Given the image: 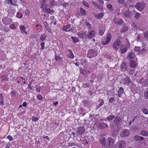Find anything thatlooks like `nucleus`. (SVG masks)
<instances>
[{
  "label": "nucleus",
  "instance_id": "6ab92c4d",
  "mask_svg": "<svg viewBox=\"0 0 148 148\" xmlns=\"http://www.w3.org/2000/svg\"><path fill=\"white\" fill-rule=\"evenodd\" d=\"M80 73L82 75H84L86 76L88 75V73H90V72L86 69H85L84 70H82L81 69Z\"/></svg>",
  "mask_w": 148,
  "mask_h": 148
},
{
  "label": "nucleus",
  "instance_id": "79ce46f5",
  "mask_svg": "<svg viewBox=\"0 0 148 148\" xmlns=\"http://www.w3.org/2000/svg\"><path fill=\"white\" fill-rule=\"evenodd\" d=\"M143 112L145 114H148V111L145 108H142Z\"/></svg>",
  "mask_w": 148,
  "mask_h": 148
},
{
  "label": "nucleus",
  "instance_id": "6e6552de",
  "mask_svg": "<svg viewBox=\"0 0 148 148\" xmlns=\"http://www.w3.org/2000/svg\"><path fill=\"white\" fill-rule=\"evenodd\" d=\"M2 22L5 25L10 24L12 22V19L8 17H5L2 19Z\"/></svg>",
  "mask_w": 148,
  "mask_h": 148
},
{
  "label": "nucleus",
  "instance_id": "cd10ccee",
  "mask_svg": "<svg viewBox=\"0 0 148 148\" xmlns=\"http://www.w3.org/2000/svg\"><path fill=\"white\" fill-rule=\"evenodd\" d=\"M107 126V125L102 123H99V127L101 129L105 128Z\"/></svg>",
  "mask_w": 148,
  "mask_h": 148
},
{
  "label": "nucleus",
  "instance_id": "4d7b16f0",
  "mask_svg": "<svg viewBox=\"0 0 148 148\" xmlns=\"http://www.w3.org/2000/svg\"><path fill=\"white\" fill-rule=\"evenodd\" d=\"M7 138L10 141H12L13 139L12 137L10 135L8 136H7Z\"/></svg>",
  "mask_w": 148,
  "mask_h": 148
},
{
  "label": "nucleus",
  "instance_id": "5fc2aeb1",
  "mask_svg": "<svg viewBox=\"0 0 148 148\" xmlns=\"http://www.w3.org/2000/svg\"><path fill=\"white\" fill-rule=\"evenodd\" d=\"M45 43L44 42H42L40 43V45L41 46V50H43V49H44L45 47Z\"/></svg>",
  "mask_w": 148,
  "mask_h": 148
},
{
  "label": "nucleus",
  "instance_id": "f3484780",
  "mask_svg": "<svg viewBox=\"0 0 148 148\" xmlns=\"http://www.w3.org/2000/svg\"><path fill=\"white\" fill-rule=\"evenodd\" d=\"M102 147L101 148H106V141L105 138L100 139Z\"/></svg>",
  "mask_w": 148,
  "mask_h": 148
},
{
  "label": "nucleus",
  "instance_id": "f257e3e1",
  "mask_svg": "<svg viewBox=\"0 0 148 148\" xmlns=\"http://www.w3.org/2000/svg\"><path fill=\"white\" fill-rule=\"evenodd\" d=\"M97 54V49L95 48L94 49H90L88 51L87 56L89 58H91L96 56Z\"/></svg>",
  "mask_w": 148,
  "mask_h": 148
},
{
  "label": "nucleus",
  "instance_id": "49530a36",
  "mask_svg": "<svg viewBox=\"0 0 148 148\" xmlns=\"http://www.w3.org/2000/svg\"><path fill=\"white\" fill-rule=\"evenodd\" d=\"M140 15V14L137 13L135 14V17L137 19H138Z\"/></svg>",
  "mask_w": 148,
  "mask_h": 148
},
{
  "label": "nucleus",
  "instance_id": "0eeeda50",
  "mask_svg": "<svg viewBox=\"0 0 148 148\" xmlns=\"http://www.w3.org/2000/svg\"><path fill=\"white\" fill-rule=\"evenodd\" d=\"M145 6V4L144 3H137L135 5V7L138 10L141 11Z\"/></svg>",
  "mask_w": 148,
  "mask_h": 148
},
{
  "label": "nucleus",
  "instance_id": "7ed1b4c3",
  "mask_svg": "<svg viewBox=\"0 0 148 148\" xmlns=\"http://www.w3.org/2000/svg\"><path fill=\"white\" fill-rule=\"evenodd\" d=\"M85 129L83 127H79L76 130V135L77 136L82 135L85 132Z\"/></svg>",
  "mask_w": 148,
  "mask_h": 148
},
{
  "label": "nucleus",
  "instance_id": "a211bd4d",
  "mask_svg": "<svg viewBox=\"0 0 148 148\" xmlns=\"http://www.w3.org/2000/svg\"><path fill=\"white\" fill-rule=\"evenodd\" d=\"M124 92V89L122 87H121L118 90L117 92L118 95V96L120 97L121 95Z\"/></svg>",
  "mask_w": 148,
  "mask_h": 148
},
{
  "label": "nucleus",
  "instance_id": "e433bc0d",
  "mask_svg": "<svg viewBox=\"0 0 148 148\" xmlns=\"http://www.w3.org/2000/svg\"><path fill=\"white\" fill-rule=\"evenodd\" d=\"M71 38L72 39L74 43H76L79 41V40L76 37L71 36Z\"/></svg>",
  "mask_w": 148,
  "mask_h": 148
},
{
  "label": "nucleus",
  "instance_id": "20e7f679",
  "mask_svg": "<svg viewBox=\"0 0 148 148\" xmlns=\"http://www.w3.org/2000/svg\"><path fill=\"white\" fill-rule=\"evenodd\" d=\"M106 41L102 40L101 43L103 45L108 44L110 41L111 39V34L108 33L106 36Z\"/></svg>",
  "mask_w": 148,
  "mask_h": 148
},
{
  "label": "nucleus",
  "instance_id": "bb28decb",
  "mask_svg": "<svg viewBox=\"0 0 148 148\" xmlns=\"http://www.w3.org/2000/svg\"><path fill=\"white\" fill-rule=\"evenodd\" d=\"M20 29L21 30V32L22 33H25L26 34H27V32H25L26 28L24 25H22L19 26Z\"/></svg>",
  "mask_w": 148,
  "mask_h": 148
},
{
  "label": "nucleus",
  "instance_id": "3c124183",
  "mask_svg": "<svg viewBox=\"0 0 148 148\" xmlns=\"http://www.w3.org/2000/svg\"><path fill=\"white\" fill-rule=\"evenodd\" d=\"M47 4L41 3L40 8H46L47 7Z\"/></svg>",
  "mask_w": 148,
  "mask_h": 148
},
{
  "label": "nucleus",
  "instance_id": "a18cd8bd",
  "mask_svg": "<svg viewBox=\"0 0 148 148\" xmlns=\"http://www.w3.org/2000/svg\"><path fill=\"white\" fill-rule=\"evenodd\" d=\"M107 8L110 9V10H113V8H112V5L110 4H108L107 5Z\"/></svg>",
  "mask_w": 148,
  "mask_h": 148
},
{
  "label": "nucleus",
  "instance_id": "680f3d73",
  "mask_svg": "<svg viewBox=\"0 0 148 148\" xmlns=\"http://www.w3.org/2000/svg\"><path fill=\"white\" fill-rule=\"evenodd\" d=\"M132 26L133 27H134L136 29H137L138 27L134 23H133V24H132Z\"/></svg>",
  "mask_w": 148,
  "mask_h": 148
},
{
  "label": "nucleus",
  "instance_id": "2eb2a0df",
  "mask_svg": "<svg viewBox=\"0 0 148 148\" xmlns=\"http://www.w3.org/2000/svg\"><path fill=\"white\" fill-rule=\"evenodd\" d=\"M125 145V141L121 140L118 143L117 145V148H124Z\"/></svg>",
  "mask_w": 148,
  "mask_h": 148
},
{
  "label": "nucleus",
  "instance_id": "a19ab883",
  "mask_svg": "<svg viewBox=\"0 0 148 148\" xmlns=\"http://www.w3.org/2000/svg\"><path fill=\"white\" fill-rule=\"evenodd\" d=\"M35 88H36V90L37 92H39L40 91V90L41 87L38 85H36L35 86Z\"/></svg>",
  "mask_w": 148,
  "mask_h": 148
},
{
  "label": "nucleus",
  "instance_id": "9b49d317",
  "mask_svg": "<svg viewBox=\"0 0 148 148\" xmlns=\"http://www.w3.org/2000/svg\"><path fill=\"white\" fill-rule=\"evenodd\" d=\"M130 134L129 131L127 129L124 130L121 133L120 136L122 137H125L129 136Z\"/></svg>",
  "mask_w": 148,
  "mask_h": 148
},
{
  "label": "nucleus",
  "instance_id": "338daca9",
  "mask_svg": "<svg viewBox=\"0 0 148 148\" xmlns=\"http://www.w3.org/2000/svg\"><path fill=\"white\" fill-rule=\"evenodd\" d=\"M145 97L147 99H148V91H146L144 94Z\"/></svg>",
  "mask_w": 148,
  "mask_h": 148
},
{
  "label": "nucleus",
  "instance_id": "412c9836",
  "mask_svg": "<svg viewBox=\"0 0 148 148\" xmlns=\"http://www.w3.org/2000/svg\"><path fill=\"white\" fill-rule=\"evenodd\" d=\"M105 30V27L103 26H102L99 28V35L102 36Z\"/></svg>",
  "mask_w": 148,
  "mask_h": 148
},
{
  "label": "nucleus",
  "instance_id": "7c9ffc66",
  "mask_svg": "<svg viewBox=\"0 0 148 148\" xmlns=\"http://www.w3.org/2000/svg\"><path fill=\"white\" fill-rule=\"evenodd\" d=\"M3 97L2 94H0V105H2L3 106L4 105L3 101Z\"/></svg>",
  "mask_w": 148,
  "mask_h": 148
},
{
  "label": "nucleus",
  "instance_id": "423d86ee",
  "mask_svg": "<svg viewBox=\"0 0 148 148\" xmlns=\"http://www.w3.org/2000/svg\"><path fill=\"white\" fill-rule=\"evenodd\" d=\"M135 57V53L133 52L130 51L127 52L126 59L129 61L131 60L134 59Z\"/></svg>",
  "mask_w": 148,
  "mask_h": 148
},
{
  "label": "nucleus",
  "instance_id": "c9c22d12",
  "mask_svg": "<svg viewBox=\"0 0 148 148\" xmlns=\"http://www.w3.org/2000/svg\"><path fill=\"white\" fill-rule=\"evenodd\" d=\"M44 25L45 26V27L47 29V30L49 32H50V29L49 27H48V24L47 22L45 21L44 22Z\"/></svg>",
  "mask_w": 148,
  "mask_h": 148
},
{
  "label": "nucleus",
  "instance_id": "393cba45",
  "mask_svg": "<svg viewBox=\"0 0 148 148\" xmlns=\"http://www.w3.org/2000/svg\"><path fill=\"white\" fill-rule=\"evenodd\" d=\"M128 29L127 25L125 24H124L122 26V28L121 30V32H125Z\"/></svg>",
  "mask_w": 148,
  "mask_h": 148
},
{
  "label": "nucleus",
  "instance_id": "4468645a",
  "mask_svg": "<svg viewBox=\"0 0 148 148\" xmlns=\"http://www.w3.org/2000/svg\"><path fill=\"white\" fill-rule=\"evenodd\" d=\"M120 67L121 70L123 72L126 71L128 69V67L126 64L124 62H122Z\"/></svg>",
  "mask_w": 148,
  "mask_h": 148
},
{
  "label": "nucleus",
  "instance_id": "4c0bfd02",
  "mask_svg": "<svg viewBox=\"0 0 148 148\" xmlns=\"http://www.w3.org/2000/svg\"><path fill=\"white\" fill-rule=\"evenodd\" d=\"M77 145V144L76 143H68V146L69 147H72L73 146H76Z\"/></svg>",
  "mask_w": 148,
  "mask_h": 148
},
{
  "label": "nucleus",
  "instance_id": "e2e57ef3",
  "mask_svg": "<svg viewBox=\"0 0 148 148\" xmlns=\"http://www.w3.org/2000/svg\"><path fill=\"white\" fill-rule=\"evenodd\" d=\"M37 98L39 100H42L43 99V98L41 95H38Z\"/></svg>",
  "mask_w": 148,
  "mask_h": 148
},
{
  "label": "nucleus",
  "instance_id": "2f4dec72",
  "mask_svg": "<svg viewBox=\"0 0 148 148\" xmlns=\"http://www.w3.org/2000/svg\"><path fill=\"white\" fill-rule=\"evenodd\" d=\"M103 14L102 13H100L98 14H95V17L98 19L101 18L103 16Z\"/></svg>",
  "mask_w": 148,
  "mask_h": 148
},
{
  "label": "nucleus",
  "instance_id": "c85d7f7f",
  "mask_svg": "<svg viewBox=\"0 0 148 148\" xmlns=\"http://www.w3.org/2000/svg\"><path fill=\"white\" fill-rule=\"evenodd\" d=\"M115 116L113 114H111L110 115L108 116L107 118H106V120H108L109 121H111L114 118H115Z\"/></svg>",
  "mask_w": 148,
  "mask_h": 148
},
{
  "label": "nucleus",
  "instance_id": "13d9d810",
  "mask_svg": "<svg viewBox=\"0 0 148 148\" xmlns=\"http://www.w3.org/2000/svg\"><path fill=\"white\" fill-rule=\"evenodd\" d=\"M14 5H17L18 6V5L16 3V0H12V3H11Z\"/></svg>",
  "mask_w": 148,
  "mask_h": 148
},
{
  "label": "nucleus",
  "instance_id": "ddd939ff",
  "mask_svg": "<svg viewBox=\"0 0 148 148\" xmlns=\"http://www.w3.org/2000/svg\"><path fill=\"white\" fill-rule=\"evenodd\" d=\"M127 47L124 45H121L120 49V53L122 54H123L127 51Z\"/></svg>",
  "mask_w": 148,
  "mask_h": 148
},
{
  "label": "nucleus",
  "instance_id": "72a5a7b5",
  "mask_svg": "<svg viewBox=\"0 0 148 148\" xmlns=\"http://www.w3.org/2000/svg\"><path fill=\"white\" fill-rule=\"evenodd\" d=\"M46 35L45 34H42L40 36V41H43L45 40L46 39Z\"/></svg>",
  "mask_w": 148,
  "mask_h": 148
},
{
  "label": "nucleus",
  "instance_id": "052dcab7",
  "mask_svg": "<svg viewBox=\"0 0 148 148\" xmlns=\"http://www.w3.org/2000/svg\"><path fill=\"white\" fill-rule=\"evenodd\" d=\"M96 7L99 10H102L103 9V7L102 6L99 4L97 5Z\"/></svg>",
  "mask_w": 148,
  "mask_h": 148
},
{
  "label": "nucleus",
  "instance_id": "9d476101",
  "mask_svg": "<svg viewBox=\"0 0 148 148\" xmlns=\"http://www.w3.org/2000/svg\"><path fill=\"white\" fill-rule=\"evenodd\" d=\"M114 21L116 24L119 25H121L124 23L123 19L119 18H115Z\"/></svg>",
  "mask_w": 148,
  "mask_h": 148
},
{
  "label": "nucleus",
  "instance_id": "8fccbe9b",
  "mask_svg": "<svg viewBox=\"0 0 148 148\" xmlns=\"http://www.w3.org/2000/svg\"><path fill=\"white\" fill-rule=\"evenodd\" d=\"M144 36L145 38L148 39V32H146L144 33Z\"/></svg>",
  "mask_w": 148,
  "mask_h": 148
},
{
  "label": "nucleus",
  "instance_id": "09e8293b",
  "mask_svg": "<svg viewBox=\"0 0 148 148\" xmlns=\"http://www.w3.org/2000/svg\"><path fill=\"white\" fill-rule=\"evenodd\" d=\"M41 26L40 25H36L35 28L37 30H40L41 29Z\"/></svg>",
  "mask_w": 148,
  "mask_h": 148
},
{
  "label": "nucleus",
  "instance_id": "69168bd1",
  "mask_svg": "<svg viewBox=\"0 0 148 148\" xmlns=\"http://www.w3.org/2000/svg\"><path fill=\"white\" fill-rule=\"evenodd\" d=\"M99 116V114H97V115H94V119H95L96 120H97V118H98Z\"/></svg>",
  "mask_w": 148,
  "mask_h": 148
},
{
  "label": "nucleus",
  "instance_id": "6e6d98bb",
  "mask_svg": "<svg viewBox=\"0 0 148 148\" xmlns=\"http://www.w3.org/2000/svg\"><path fill=\"white\" fill-rule=\"evenodd\" d=\"M83 5L86 7H89L88 4V3L85 1L83 2Z\"/></svg>",
  "mask_w": 148,
  "mask_h": 148
},
{
  "label": "nucleus",
  "instance_id": "de8ad7c7",
  "mask_svg": "<svg viewBox=\"0 0 148 148\" xmlns=\"http://www.w3.org/2000/svg\"><path fill=\"white\" fill-rule=\"evenodd\" d=\"M23 15L22 14L20 13L19 12H18L17 13L16 17L18 18H22Z\"/></svg>",
  "mask_w": 148,
  "mask_h": 148
},
{
  "label": "nucleus",
  "instance_id": "ea45409f",
  "mask_svg": "<svg viewBox=\"0 0 148 148\" xmlns=\"http://www.w3.org/2000/svg\"><path fill=\"white\" fill-rule=\"evenodd\" d=\"M55 59L56 61H60L62 59V58L57 56L56 54L55 55Z\"/></svg>",
  "mask_w": 148,
  "mask_h": 148
},
{
  "label": "nucleus",
  "instance_id": "c756f323",
  "mask_svg": "<svg viewBox=\"0 0 148 148\" xmlns=\"http://www.w3.org/2000/svg\"><path fill=\"white\" fill-rule=\"evenodd\" d=\"M80 13L82 15H85L87 12V11L85 10L84 9L82 8H80Z\"/></svg>",
  "mask_w": 148,
  "mask_h": 148
},
{
  "label": "nucleus",
  "instance_id": "4be33fe9",
  "mask_svg": "<svg viewBox=\"0 0 148 148\" xmlns=\"http://www.w3.org/2000/svg\"><path fill=\"white\" fill-rule=\"evenodd\" d=\"M134 139L136 141H142L144 139V138L142 136L138 135H136L134 136Z\"/></svg>",
  "mask_w": 148,
  "mask_h": 148
},
{
  "label": "nucleus",
  "instance_id": "473e14b6",
  "mask_svg": "<svg viewBox=\"0 0 148 148\" xmlns=\"http://www.w3.org/2000/svg\"><path fill=\"white\" fill-rule=\"evenodd\" d=\"M140 134L141 135L144 136H148V132L145 130L141 131L140 132Z\"/></svg>",
  "mask_w": 148,
  "mask_h": 148
},
{
  "label": "nucleus",
  "instance_id": "5701e85b",
  "mask_svg": "<svg viewBox=\"0 0 148 148\" xmlns=\"http://www.w3.org/2000/svg\"><path fill=\"white\" fill-rule=\"evenodd\" d=\"M130 67L132 68H135L137 66L135 61L134 60H131L130 62Z\"/></svg>",
  "mask_w": 148,
  "mask_h": 148
},
{
  "label": "nucleus",
  "instance_id": "dca6fc26",
  "mask_svg": "<svg viewBox=\"0 0 148 148\" xmlns=\"http://www.w3.org/2000/svg\"><path fill=\"white\" fill-rule=\"evenodd\" d=\"M123 14L125 17L130 18L132 15V14L129 10H128L124 12Z\"/></svg>",
  "mask_w": 148,
  "mask_h": 148
},
{
  "label": "nucleus",
  "instance_id": "aec40b11",
  "mask_svg": "<svg viewBox=\"0 0 148 148\" xmlns=\"http://www.w3.org/2000/svg\"><path fill=\"white\" fill-rule=\"evenodd\" d=\"M95 32L93 30H91L88 35V38H94L95 35Z\"/></svg>",
  "mask_w": 148,
  "mask_h": 148
},
{
  "label": "nucleus",
  "instance_id": "37998d69",
  "mask_svg": "<svg viewBox=\"0 0 148 148\" xmlns=\"http://www.w3.org/2000/svg\"><path fill=\"white\" fill-rule=\"evenodd\" d=\"M1 79L3 80H8V78L7 77L6 75H1Z\"/></svg>",
  "mask_w": 148,
  "mask_h": 148
},
{
  "label": "nucleus",
  "instance_id": "b1692460",
  "mask_svg": "<svg viewBox=\"0 0 148 148\" xmlns=\"http://www.w3.org/2000/svg\"><path fill=\"white\" fill-rule=\"evenodd\" d=\"M44 10L45 13L49 14L51 13L54 12V11L53 10L52 8H44Z\"/></svg>",
  "mask_w": 148,
  "mask_h": 148
},
{
  "label": "nucleus",
  "instance_id": "f704fd0d",
  "mask_svg": "<svg viewBox=\"0 0 148 148\" xmlns=\"http://www.w3.org/2000/svg\"><path fill=\"white\" fill-rule=\"evenodd\" d=\"M146 52V51L144 48H140L138 54H143Z\"/></svg>",
  "mask_w": 148,
  "mask_h": 148
},
{
  "label": "nucleus",
  "instance_id": "774afa93",
  "mask_svg": "<svg viewBox=\"0 0 148 148\" xmlns=\"http://www.w3.org/2000/svg\"><path fill=\"white\" fill-rule=\"evenodd\" d=\"M104 104V100L103 99L101 100V102L99 104L101 106Z\"/></svg>",
  "mask_w": 148,
  "mask_h": 148
},
{
  "label": "nucleus",
  "instance_id": "bf43d9fd",
  "mask_svg": "<svg viewBox=\"0 0 148 148\" xmlns=\"http://www.w3.org/2000/svg\"><path fill=\"white\" fill-rule=\"evenodd\" d=\"M32 121H36L38 120V118L35 117H33L32 118Z\"/></svg>",
  "mask_w": 148,
  "mask_h": 148
},
{
  "label": "nucleus",
  "instance_id": "864d4df0",
  "mask_svg": "<svg viewBox=\"0 0 148 148\" xmlns=\"http://www.w3.org/2000/svg\"><path fill=\"white\" fill-rule=\"evenodd\" d=\"M140 47H136L134 48V50L136 51L139 52Z\"/></svg>",
  "mask_w": 148,
  "mask_h": 148
},
{
  "label": "nucleus",
  "instance_id": "603ef678",
  "mask_svg": "<svg viewBox=\"0 0 148 148\" xmlns=\"http://www.w3.org/2000/svg\"><path fill=\"white\" fill-rule=\"evenodd\" d=\"M117 130H112V133L114 134L113 136L117 134Z\"/></svg>",
  "mask_w": 148,
  "mask_h": 148
},
{
  "label": "nucleus",
  "instance_id": "c03bdc74",
  "mask_svg": "<svg viewBox=\"0 0 148 148\" xmlns=\"http://www.w3.org/2000/svg\"><path fill=\"white\" fill-rule=\"evenodd\" d=\"M82 86L83 88H89L90 86V85L88 83H86L83 84Z\"/></svg>",
  "mask_w": 148,
  "mask_h": 148
},
{
  "label": "nucleus",
  "instance_id": "1a4fd4ad",
  "mask_svg": "<svg viewBox=\"0 0 148 148\" xmlns=\"http://www.w3.org/2000/svg\"><path fill=\"white\" fill-rule=\"evenodd\" d=\"M114 140L110 137L106 140V147H111L113 145Z\"/></svg>",
  "mask_w": 148,
  "mask_h": 148
},
{
  "label": "nucleus",
  "instance_id": "0e129e2a",
  "mask_svg": "<svg viewBox=\"0 0 148 148\" xmlns=\"http://www.w3.org/2000/svg\"><path fill=\"white\" fill-rule=\"evenodd\" d=\"M134 69H130L129 71V73L130 74H132L134 73Z\"/></svg>",
  "mask_w": 148,
  "mask_h": 148
},
{
  "label": "nucleus",
  "instance_id": "a878e982",
  "mask_svg": "<svg viewBox=\"0 0 148 148\" xmlns=\"http://www.w3.org/2000/svg\"><path fill=\"white\" fill-rule=\"evenodd\" d=\"M71 25L70 24H67L66 26L64 25L63 27V30L66 32L70 31L71 29L68 30L67 29L71 27Z\"/></svg>",
  "mask_w": 148,
  "mask_h": 148
},
{
  "label": "nucleus",
  "instance_id": "58836bf2",
  "mask_svg": "<svg viewBox=\"0 0 148 148\" xmlns=\"http://www.w3.org/2000/svg\"><path fill=\"white\" fill-rule=\"evenodd\" d=\"M77 35L79 36V38H83V37L85 36V33H81L80 32H78L77 33Z\"/></svg>",
  "mask_w": 148,
  "mask_h": 148
},
{
  "label": "nucleus",
  "instance_id": "39448f33",
  "mask_svg": "<svg viewBox=\"0 0 148 148\" xmlns=\"http://www.w3.org/2000/svg\"><path fill=\"white\" fill-rule=\"evenodd\" d=\"M121 44V43L120 40L119 39H117L114 42L113 47L115 49L117 50Z\"/></svg>",
  "mask_w": 148,
  "mask_h": 148
},
{
  "label": "nucleus",
  "instance_id": "f8f14e48",
  "mask_svg": "<svg viewBox=\"0 0 148 148\" xmlns=\"http://www.w3.org/2000/svg\"><path fill=\"white\" fill-rule=\"evenodd\" d=\"M130 79L128 77H125L122 78L121 80V82L124 84L128 85L130 83Z\"/></svg>",
  "mask_w": 148,
  "mask_h": 148
},
{
  "label": "nucleus",
  "instance_id": "f03ea898",
  "mask_svg": "<svg viewBox=\"0 0 148 148\" xmlns=\"http://www.w3.org/2000/svg\"><path fill=\"white\" fill-rule=\"evenodd\" d=\"M122 121L121 119L119 116H116L115 118L113 124L110 127L112 128L114 127V125H117V126L120 125Z\"/></svg>",
  "mask_w": 148,
  "mask_h": 148
}]
</instances>
